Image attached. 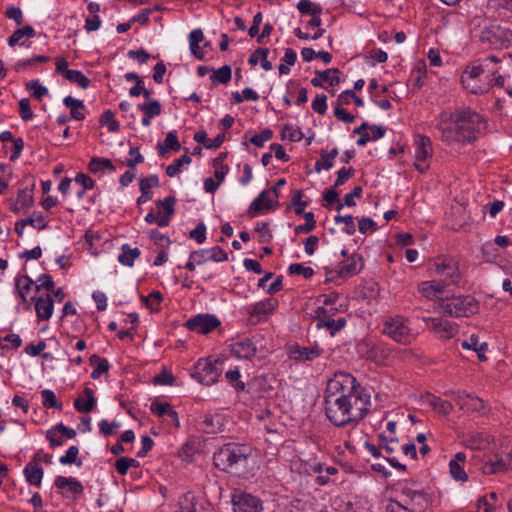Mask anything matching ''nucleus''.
<instances>
[{
    "label": "nucleus",
    "mask_w": 512,
    "mask_h": 512,
    "mask_svg": "<svg viewBox=\"0 0 512 512\" xmlns=\"http://www.w3.org/2000/svg\"><path fill=\"white\" fill-rule=\"evenodd\" d=\"M325 414L335 426L356 425L367 415L370 394L346 372L335 373L325 390Z\"/></svg>",
    "instance_id": "f257e3e1"
},
{
    "label": "nucleus",
    "mask_w": 512,
    "mask_h": 512,
    "mask_svg": "<svg viewBox=\"0 0 512 512\" xmlns=\"http://www.w3.org/2000/svg\"><path fill=\"white\" fill-rule=\"evenodd\" d=\"M435 127L441 133L443 142L471 143L486 129V121L469 108L455 112L443 110L437 118Z\"/></svg>",
    "instance_id": "f03ea898"
},
{
    "label": "nucleus",
    "mask_w": 512,
    "mask_h": 512,
    "mask_svg": "<svg viewBox=\"0 0 512 512\" xmlns=\"http://www.w3.org/2000/svg\"><path fill=\"white\" fill-rule=\"evenodd\" d=\"M249 454V447L227 443L214 453L213 463L219 470L228 471L235 465L245 463Z\"/></svg>",
    "instance_id": "7ed1b4c3"
},
{
    "label": "nucleus",
    "mask_w": 512,
    "mask_h": 512,
    "mask_svg": "<svg viewBox=\"0 0 512 512\" xmlns=\"http://www.w3.org/2000/svg\"><path fill=\"white\" fill-rule=\"evenodd\" d=\"M439 308L450 317H470L479 311V302L471 295L440 299Z\"/></svg>",
    "instance_id": "20e7f679"
},
{
    "label": "nucleus",
    "mask_w": 512,
    "mask_h": 512,
    "mask_svg": "<svg viewBox=\"0 0 512 512\" xmlns=\"http://www.w3.org/2000/svg\"><path fill=\"white\" fill-rule=\"evenodd\" d=\"M383 333L397 343L410 344L414 339L408 321L401 316L390 317L383 323Z\"/></svg>",
    "instance_id": "39448f33"
},
{
    "label": "nucleus",
    "mask_w": 512,
    "mask_h": 512,
    "mask_svg": "<svg viewBox=\"0 0 512 512\" xmlns=\"http://www.w3.org/2000/svg\"><path fill=\"white\" fill-rule=\"evenodd\" d=\"M480 40L494 47L508 48L512 45V31L500 25H490L481 31Z\"/></svg>",
    "instance_id": "423d86ee"
},
{
    "label": "nucleus",
    "mask_w": 512,
    "mask_h": 512,
    "mask_svg": "<svg viewBox=\"0 0 512 512\" xmlns=\"http://www.w3.org/2000/svg\"><path fill=\"white\" fill-rule=\"evenodd\" d=\"M433 267L438 275L445 276L447 285L457 284L461 278L458 262L448 256L440 255L434 259Z\"/></svg>",
    "instance_id": "0eeeda50"
},
{
    "label": "nucleus",
    "mask_w": 512,
    "mask_h": 512,
    "mask_svg": "<svg viewBox=\"0 0 512 512\" xmlns=\"http://www.w3.org/2000/svg\"><path fill=\"white\" fill-rule=\"evenodd\" d=\"M218 364L219 360L200 359L195 365L193 377L204 385L216 383L221 373Z\"/></svg>",
    "instance_id": "6e6552de"
},
{
    "label": "nucleus",
    "mask_w": 512,
    "mask_h": 512,
    "mask_svg": "<svg viewBox=\"0 0 512 512\" xmlns=\"http://www.w3.org/2000/svg\"><path fill=\"white\" fill-rule=\"evenodd\" d=\"M415 168L424 173L429 168L427 160L433 154L432 143L429 137L425 135H417L415 137Z\"/></svg>",
    "instance_id": "1a4fd4ad"
},
{
    "label": "nucleus",
    "mask_w": 512,
    "mask_h": 512,
    "mask_svg": "<svg viewBox=\"0 0 512 512\" xmlns=\"http://www.w3.org/2000/svg\"><path fill=\"white\" fill-rule=\"evenodd\" d=\"M279 194L276 188L262 191L256 199H254L248 209V215L254 217L263 210H270L278 205Z\"/></svg>",
    "instance_id": "9d476101"
},
{
    "label": "nucleus",
    "mask_w": 512,
    "mask_h": 512,
    "mask_svg": "<svg viewBox=\"0 0 512 512\" xmlns=\"http://www.w3.org/2000/svg\"><path fill=\"white\" fill-rule=\"evenodd\" d=\"M220 326V321L214 315L198 314L186 321L185 327L200 334H208Z\"/></svg>",
    "instance_id": "9b49d317"
},
{
    "label": "nucleus",
    "mask_w": 512,
    "mask_h": 512,
    "mask_svg": "<svg viewBox=\"0 0 512 512\" xmlns=\"http://www.w3.org/2000/svg\"><path fill=\"white\" fill-rule=\"evenodd\" d=\"M234 512H262V502L259 498L247 494L239 493L232 498Z\"/></svg>",
    "instance_id": "f8f14e48"
},
{
    "label": "nucleus",
    "mask_w": 512,
    "mask_h": 512,
    "mask_svg": "<svg viewBox=\"0 0 512 512\" xmlns=\"http://www.w3.org/2000/svg\"><path fill=\"white\" fill-rule=\"evenodd\" d=\"M483 474L491 475L500 472H505L512 469V453H508L505 457H488L484 460L480 467Z\"/></svg>",
    "instance_id": "ddd939ff"
},
{
    "label": "nucleus",
    "mask_w": 512,
    "mask_h": 512,
    "mask_svg": "<svg viewBox=\"0 0 512 512\" xmlns=\"http://www.w3.org/2000/svg\"><path fill=\"white\" fill-rule=\"evenodd\" d=\"M54 484L67 499H77L84 491L82 483L72 477L57 476Z\"/></svg>",
    "instance_id": "4468645a"
},
{
    "label": "nucleus",
    "mask_w": 512,
    "mask_h": 512,
    "mask_svg": "<svg viewBox=\"0 0 512 512\" xmlns=\"http://www.w3.org/2000/svg\"><path fill=\"white\" fill-rule=\"evenodd\" d=\"M364 266L363 257L361 254L354 253L347 257V260L343 262L339 270L334 271L338 277H351L360 273ZM333 271H327V274H332Z\"/></svg>",
    "instance_id": "2eb2a0df"
},
{
    "label": "nucleus",
    "mask_w": 512,
    "mask_h": 512,
    "mask_svg": "<svg viewBox=\"0 0 512 512\" xmlns=\"http://www.w3.org/2000/svg\"><path fill=\"white\" fill-rule=\"evenodd\" d=\"M451 394L455 395L456 404L462 410L481 412L485 409V402L477 396L465 393L463 391L451 392Z\"/></svg>",
    "instance_id": "dca6fc26"
},
{
    "label": "nucleus",
    "mask_w": 512,
    "mask_h": 512,
    "mask_svg": "<svg viewBox=\"0 0 512 512\" xmlns=\"http://www.w3.org/2000/svg\"><path fill=\"white\" fill-rule=\"evenodd\" d=\"M228 347L231 356L237 359L251 360L257 352V348L250 339H243L230 344Z\"/></svg>",
    "instance_id": "f3484780"
},
{
    "label": "nucleus",
    "mask_w": 512,
    "mask_h": 512,
    "mask_svg": "<svg viewBox=\"0 0 512 512\" xmlns=\"http://www.w3.org/2000/svg\"><path fill=\"white\" fill-rule=\"evenodd\" d=\"M340 70L338 68H329L324 71H315L316 77L311 79V84L314 87H324L322 82H328L330 86H336L340 83L339 78Z\"/></svg>",
    "instance_id": "a211bd4d"
},
{
    "label": "nucleus",
    "mask_w": 512,
    "mask_h": 512,
    "mask_svg": "<svg viewBox=\"0 0 512 512\" xmlns=\"http://www.w3.org/2000/svg\"><path fill=\"white\" fill-rule=\"evenodd\" d=\"M278 305V301L274 298H268L263 301L257 302L248 308V313L252 317L263 319L271 314Z\"/></svg>",
    "instance_id": "6ab92c4d"
},
{
    "label": "nucleus",
    "mask_w": 512,
    "mask_h": 512,
    "mask_svg": "<svg viewBox=\"0 0 512 512\" xmlns=\"http://www.w3.org/2000/svg\"><path fill=\"white\" fill-rule=\"evenodd\" d=\"M138 109L143 113L142 124L149 126L151 119L159 116L162 112V106L158 100H150L138 105Z\"/></svg>",
    "instance_id": "aec40b11"
},
{
    "label": "nucleus",
    "mask_w": 512,
    "mask_h": 512,
    "mask_svg": "<svg viewBox=\"0 0 512 512\" xmlns=\"http://www.w3.org/2000/svg\"><path fill=\"white\" fill-rule=\"evenodd\" d=\"M32 300L35 302V311L39 319L48 320L53 313V300L50 295L45 297H33Z\"/></svg>",
    "instance_id": "412c9836"
},
{
    "label": "nucleus",
    "mask_w": 512,
    "mask_h": 512,
    "mask_svg": "<svg viewBox=\"0 0 512 512\" xmlns=\"http://www.w3.org/2000/svg\"><path fill=\"white\" fill-rule=\"evenodd\" d=\"M141 195L137 198V204L141 205L146 203L152 198L151 188L159 186V179L157 175H151L142 178L139 183Z\"/></svg>",
    "instance_id": "4be33fe9"
},
{
    "label": "nucleus",
    "mask_w": 512,
    "mask_h": 512,
    "mask_svg": "<svg viewBox=\"0 0 512 512\" xmlns=\"http://www.w3.org/2000/svg\"><path fill=\"white\" fill-rule=\"evenodd\" d=\"M483 72L484 68L482 65H473L465 70L462 76V83L471 93L479 94L484 92V90L481 87H476L470 84V81L476 79Z\"/></svg>",
    "instance_id": "5701e85b"
},
{
    "label": "nucleus",
    "mask_w": 512,
    "mask_h": 512,
    "mask_svg": "<svg viewBox=\"0 0 512 512\" xmlns=\"http://www.w3.org/2000/svg\"><path fill=\"white\" fill-rule=\"evenodd\" d=\"M322 349L319 347H300L295 346L291 348V356L297 361H311L319 357Z\"/></svg>",
    "instance_id": "b1692460"
},
{
    "label": "nucleus",
    "mask_w": 512,
    "mask_h": 512,
    "mask_svg": "<svg viewBox=\"0 0 512 512\" xmlns=\"http://www.w3.org/2000/svg\"><path fill=\"white\" fill-rule=\"evenodd\" d=\"M83 394L85 395L86 399L84 400V398L78 397L74 401V407L80 413H88L94 409L96 405V399L91 388L86 387L83 390Z\"/></svg>",
    "instance_id": "393cba45"
},
{
    "label": "nucleus",
    "mask_w": 512,
    "mask_h": 512,
    "mask_svg": "<svg viewBox=\"0 0 512 512\" xmlns=\"http://www.w3.org/2000/svg\"><path fill=\"white\" fill-rule=\"evenodd\" d=\"M204 431L209 434H216L223 431L224 418L220 414H207L202 422Z\"/></svg>",
    "instance_id": "a878e982"
},
{
    "label": "nucleus",
    "mask_w": 512,
    "mask_h": 512,
    "mask_svg": "<svg viewBox=\"0 0 512 512\" xmlns=\"http://www.w3.org/2000/svg\"><path fill=\"white\" fill-rule=\"evenodd\" d=\"M43 474V468L37 463L29 462L24 468V475L27 482L34 486H40Z\"/></svg>",
    "instance_id": "bb28decb"
},
{
    "label": "nucleus",
    "mask_w": 512,
    "mask_h": 512,
    "mask_svg": "<svg viewBox=\"0 0 512 512\" xmlns=\"http://www.w3.org/2000/svg\"><path fill=\"white\" fill-rule=\"evenodd\" d=\"M35 35V29L30 25H26L23 28H19L16 31H14V33L8 38V45L14 47L17 44H21L23 46L29 47V45L26 44L25 41H20L22 40L23 37L33 38Z\"/></svg>",
    "instance_id": "cd10ccee"
},
{
    "label": "nucleus",
    "mask_w": 512,
    "mask_h": 512,
    "mask_svg": "<svg viewBox=\"0 0 512 512\" xmlns=\"http://www.w3.org/2000/svg\"><path fill=\"white\" fill-rule=\"evenodd\" d=\"M202 506L199 504L197 497L188 492L179 499L178 512H201Z\"/></svg>",
    "instance_id": "c85d7f7f"
},
{
    "label": "nucleus",
    "mask_w": 512,
    "mask_h": 512,
    "mask_svg": "<svg viewBox=\"0 0 512 512\" xmlns=\"http://www.w3.org/2000/svg\"><path fill=\"white\" fill-rule=\"evenodd\" d=\"M268 54V48L260 47L249 56L248 62L252 66H256L258 62H260L262 68L266 71H269L272 69V63L267 60Z\"/></svg>",
    "instance_id": "c756f323"
},
{
    "label": "nucleus",
    "mask_w": 512,
    "mask_h": 512,
    "mask_svg": "<svg viewBox=\"0 0 512 512\" xmlns=\"http://www.w3.org/2000/svg\"><path fill=\"white\" fill-rule=\"evenodd\" d=\"M88 169L94 174L103 172L104 170H108L109 172H115L116 170L111 160L103 157H92L88 163Z\"/></svg>",
    "instance_id": "7c9ffc66"
},
{
    "label": "nucleus",
    "mask_w": 512,
    "mask_h": 512,
    "mask_svg": "<svg viewBox=\"0 0 512 512\" xmlns=\"http://www.w3.org/2000/svg\"><path fill=\"white\" fill-rule=\"evenodd\" d=\"M204 39V34L201 29H194L189 34V43H190V50L191 53L197 58V59H203L204 58V52L202 48L199 46V43L202 42Z\"/></svg>",
    "instance_id": "2f4dec72"
},
{
    "label": "nucleus",
    "mask_w": 512,
    "mask_h": 512,
    "mask_svg": "<svg viewBox=\"0 0 512 512\" xmlns=\"http://www.w3.org/2000/svg\"><path fill=\"white\" fill-rule=\"evenodd\" d=\"M180 148H181V145L178 141V138H177V135L175 134V132L167 133L164 142L158 143V145H157L158 153L161 156L165 155L168 152V150L179 151Z\"/></svg>",
    "instance_id": "473e14b6"
},
{
    "label": "nucleus",
    "mask_w": 512,
    "mask_h": 512,
    "mask_svg": "<svg viewBox=\"0 0 512 512\" xmlns=\"http://www.w3.org/2000/svg\"><path fill=\"white\" fill-rule=\"evenodd\" d=\"M404 495L410 500V503L413 506L412 511L416 510L417 508L419 510H422L427 506V503H428L427 497L421 491L405 489Z\"/></svg>",
    "instance_id": "72a5a7b5"
},
{
    "label": "nucleus",
    "mask_w": 512,
    "mask_h": 512,
    "mask_svg": "<svg viewBox=\"0 0 512 512\" xmlns=\"http://www.w3.org/2000/svg\"><path fill=\"white\" fill-rule=\"evenodd\" d=\"M140 256V250L138 248H131L128 244H124L121 247V253L118 256V261L126 266L131 267L134 260Z\"/></svg>",
    "instance_id": "f704fd0d"
},
{
    "label": "nucleus",
    "mask_w": 512,
    "mask_h": 512,
    "mask_svg": "<svg viewBox=\"0 0 512 512\" xmlns=\"http://www.w3.org/2000/svg\"><path fill=\"white\" fill-rule=\"evenodd\" d=\"M63 103L65 106L70 107L72 118L79 121L85 118V114L83 113L84 104L81 100L67 96L64 98Z\"/></svg>",
    "instance_id": "c9c22d12"
},
{
    "label": "nucleus",
    "mask_w": 512,
    "mask_h": 512,
    "mask_svg": "<svg viewBox=\"0 0 512 512\" xmlns=\"http://www.w3.org/2000/svg\"><path fill=\"white\" fill-rule=\"evenodd\" d=\"M488 444V437L481 433H472L465 438V446L472 450L484 449Z\"/></svg>",
    "instance_id": "e433bc0d"
},
{
    "label": "nucleus",
    "mask_w": 512,
    "mask_h": 512,
    "mask_svg": "<svg viewBox=\"0 0 512 512\" xmlns=\"http://www.w3.org/2000/svg\"><path fill=\"white\" fill-rule=\"evenodd\" d=\"M90 364L93 366L96 365V368L91 373V377L93 379L99 378L101 374L106 373L109 370V363L107 359L101 358L96 354L90 357Z\"/></svg>",
    "instance_id": "4c0bfd02"
},
{
    "label": "nucleus",
    "mask_w": 512,
    "mask_h": 512,
    "mask_svg": "<svg viewBox=\"0 0 512 512\" xmlns=\"http://www.w3.org/2000/svg\"><path fill=\"white\" fill-rule=\"evenodd\" d=\"M345 324H346L345 318H338L337 320L328 318V319H323L320 322H318L317 328L325 327L330 331L331 335H334L336 332H339L341 329H343Z\"/></svg>",
    "instance_id": "58836bf2"
},
{
    "label": "nucleus",
    "mask_w": 512,
    "mask_h": 512,
    "mask_svg": "<svg viewBox=\"0 0 512 512\" xmlns=\"http://www.w3.org/2000/svg\"><path fill=\"white\" fill-rule=\"evenodd\" d=\"M231 73V67L229 65H224L219 69L215 70L210 78L214 84H227L231 80Z\"/></svg>",
    "instance_id": "ea45409f"
},
{
    "label": "nucleus",
    "mask_w": 512,
    "mask_h": 512,
    "mask_svg": "<svg viewBox=\"0 0 512 512\" xmlns=\"http://www.w3.org/2000/svg\"><path fill=\"white\" fill-rule=\"evenodd\" d=\"M457 325L447 320L442 321V325L436 330V337L440 339H450L457 333Z\"/></svg>",
    "instance_id": "a19ab883"
},
{
    "label": "nucleus",
    "mask_w": 512,
    "mask_h": 512,
    "mask_svg": "<svg viewBox=\"0 0 512 512\" xmlns=\"http://www.w3.org/2000/svg\"><path fill=\"white\" fill-rule=\"evenodd\" d=\"M65 78L83 89L88 88L90 85V80L79 70L71 69L70 71H67Z\"/></svg>",
    "instance_id": "79ce46f5"
},
{
    "label": "nucleus",
    "mask_w": 512,
    "mask_h": 512,
    "mask_svg": "<svg viewBox=\"0 0 512 512\" xmlns=\"http://www.w3.org/2000/svg\"><path fill=\"white\" fill-rule=\"evenodd\" d=\"M18 205L21 208H27V207H31L33 205L32 189H22L18 192L17 202H16V206L14 208L15 211H17L19 209Z\"/></svg>",
    "instance_id": "37998d69"
},
{
    "label": "nucleus",
    "mask_w": 512,
    "mask_h": 512,
    "mask_svg": "<svg viewBox=\"0 0 512 512\" xmlns=\"http://www.w3.org/2000/svg\"><path fill=\"white\" fill-rule=\"evenodd\" d=\"M26 89L30 91L31 95L37 99L41 100L43 96L47 95L48 89L43 86L38 80H31L26 83Z\"/></svg>",
    "instance_id": "c03bdc74"
},
{
    "label": "nucleus",
    "mask_w": 512,
    "mask_h": 512,
    "mask_svg": "<svg viewBox=\"0 0 512 512\" xmlns=\"http://www.w3.org/2000/svg\"><path fill=\"white\" fill-rule=\"evenodd\" d=\"M99 122L101 125H107L108 130L110 132L119 131V128H120L119 122L115 119L114 112H112L111 110H106L101 115Z\"/></svg>",
    "instance_id": "a18cd8bd"
},
{
    "label": "nucleus",
    "mask_w": 512,
    "mask_h": 512,
    "mask_svg": "<svg viewBox=\"0 0 512 512\" xmlns=\"http://www.w3.org/2000/svg\"><path fill=\"white\" fill-rule=\"evenodd\" d=\"M303 215L306 222H302V225H298L295 227V234L309 233L316 226V221L314 219V214L312 212H306Z\"/></svg>",
    "instance_id": "49530a36"
},
{
    "label": "nucleus",
    "mask_w": 512,
    "mask_h": 512,
    "mask_svg": "<svg viewBox=\"0 0 512 512\" xmlns=\"http://www.w3.org/2000/svg\"><path fill=\"white\" fill-rule=\"evenodd\" d=\"M43 406L45 408L61 409L62 405L57 401V397L52 390L45 389L41 392Z\"/></svg>",
    "instance_id": "de8ad7c7"
},
{
    "label": "nucleus",
    "mask_w": 512,
    "mask_h": 512,
    "mask_svg": "<svg viewBox=\"0 0 512 512\" xmlns=\"http://www.w3.org/2000/svg\"><path fill=\"white\" fill-rule=\"evenodd\" d=\"M79 454V449L77 446H70L66 451L64 456H61L59 461L63 465L76 464L80 466L82 464L81 460L77 462V456Z\"/></svg>",
    "instance_id": "09e8293b"
},
{
    "label": "nucleus",
    "mask_w": 512,
    "mask_h": 512,
    "mask_svg": "<svg viewBox=\"0 0 512 512\" xmlns=\"http://www.w3.org/2000/svg\"><path fill=\"white\" fill-rule=\"evenodd\" d=\"M362 192H363L362 187H360V186L354 187V189L350 193H348L344 196V203H338L336 210L341 211L343 209L344 205H347L349 207L355 206L356 203L354 201V198L361 197Z\"/></svg>",
    "instance_id": "8fccbe9b"
},
{
    "label": "nucleus",
    "mask_w": 512,
    "mask_h": 512,
    "mask_svg": "<svg viewBox=\"0 0 512 512\" xmlns=\"http://www.w3.org/2000/svg\"><path fill=\"white\" fill-rule=\"evenodd\" d=\"M191 157L187 154L182 155L179 159L175 160L173 164H170L166 168V174L169 177H174L179 171L180 168L184 164H190L191 163Z\"/></svg>",
    "instance_id": "3c124183"
},
{
    "label": "nucleus",
    "mask_w": 512,
    "mask_h": 512,
    "mask_svg": "<svg viewBox=\"0 0 512 512\" xmlns=\"http://www.w3.org/2000/svg\"><path fill=\"white\" fill-rule=\"evenodd\" d=\"M33 285L34 281L27 275L19 276L15 280V288L18 294H27Z\"/></svg>",
    "instance_id": "603ef678"
},
{
    "label": "nucleus",
    "mask_w": 512,
    "mask_h": 512,
    "mask_svg": "<svg viewBox=\"0 0 512 512\" xmlns=\"http://www.w3.org/2000/svg\"><path fill=\"white\" fill-rule=\"evenodd\" d=\"M303 138V133L298 127L286 124L282 131V139L298 142Z\"/></svg>",
    "instance_id": "864d4df0"
},
{
    "label": "nucleus",
    "mask_w": 512,
    "mask_h": 512,
    "mask_svg": "<svg viewBox=\"0 0 512 512\" xmlns=\"http://www.w3.org/2000/svg\"><path fill=\"white\" fill-rule=\"evenodd\" d=\"M225 377L237 391H243L245 389V383L240 380V372L237 368L227 371Z\"/></svg>",
    "instance_id": "5fc2aeb1"
},
{
    "label": "nucleus",
    "mask_w": 512,
    "mask_h": 512,
    "mask_svg": "<svg viewBox=\"0 0 512 512\" xmlns=\"http://www.w3.org/2000/svg\"><path fill=\"white\" fill-rule=\"evenodd\" d=\"M21 224H25V226L31 225V226L37 228L38 230L45 229L47 226L43 215L41 213H37V212H34L33 215L29 218L22 219Z\"/></svg>",
    "instance_id": "6e6d98bb"
},
{
    "label": "nucleus",
    "mask_w": 512,
    "mask_h": 512,
    "mask_svg": "<svg viewBox=\"0 0 512 512\" xmlns=\"http://www.w3.org/2000/svg\"><path fill=\"white\" fill-rule=\"evenodd\" d=\"M334 220L337 224L343 223V225H345V228H344L345 233H347L348 235L355 234L356 227H355V223H354V217L352 215H345V216L336 215Z\"/></svg>",
    "instance_id": "4d7b16f0"
},
{
    "label": "nucleus",
    "mask_w": 512,
    "mask_h": 512,
    "mask_svg": "<svg viewBox=\"0 0 512 512\" xmlns=\"http://www.w3.org/2000/svg\"><path fill=\"white\" fill-rule=\"evenodd\" d=\"M291 275H302L305 279H309L314 275V270L311 267H306L302 264H291L288 268Z\"/></svg>",
    "instance_id": "13d9d810"
},
{
    "label": "nucleus",
    "mask_w": 512,
    "mask_h": 512,
    "mask_svg": "<svg viewBox=\"0 0 512 512\" xmlns=\"http://www.w3.org/2000/svg\"><path fill=\"white\" fill-rule=\"evenodd\" d=\"M129 154L131 158L127 159L124 164L130 169H135L138 164L143 163L144 157L138 147H131Z\"/></svg>",
    "instance_id": "bf43d9fd"
},
{
    "label": "nucleus",
    "mask_w": 512,
    "mask_h": 512,
    "mask_svg": "<svg viewBox=\"0 0 512 512\" xmlns=\"http://www.w3.org/2000/svg\"><path fill=\"white\" fill-rule=\"evenodd\" d=\"M176 203V198L173 196H168L164 200L156 201V206L158 208L163 209L166 215L173 216L175 213L174 205Z\"/></svg>",
    "instance_id": "052dcab7"
},
{
    "label": "nucleus",
    "mask_w": 512,
    "mask_h": 512,
    "mask_svg": "<svg viewBox=\"0 0 512 512\" xmlns=\"http://www.w3.org/2000/svg\"><path fill=\"white\" fill-rule=\"evenodd\" d=\"M449 467H450V473H451V476L453 477V479H455L457 481H466L467 480L468 476H467V473L465 472L462 464H458L455 461H450Z\"/></svg>",
    "instance_id": "680f3d73"
},
{
    "label": "nucleus",
    "mask_w": 512,
    "mask_h": 512,
    "mask_svg": "<svg viewBox=\"0 0 512 512\" xmlns=\"http://www.w3.org/2000/svg\"><path fill=\"white\" fill-rule=\"evenodd\" d=\"M145 305L151 310H157V306L162 302L163 297L159 291H152L148 296L142 297Z\"/></svg>",
    "instance_id": "e2e57ef3"
},
{
    "label": "nucleus",
    "mask_w": 512,
    "mask_h": 512,
    "mask_svg": "<svg viewBox=\"0 0 512 512\" xmlns=\"http://www.w3.org/2000/svg\"><path fill=\"white\" fill-rule=\"evenodd\" d=\"M431 405L437 412L444 415L450 414L453 410V405L449 401L442 400L440 398H434L431 401Z\"/></svg>",
    "instance_id": "0e129e2a"
},
{
    "label": "nucleus",
    "mask_w": 512,
    "mask_h": 512,
    "mask_svg": "<svg viewBox=\"0 0 512 512\" xmlns=\"http://www.w3.org/2000/svg\"><path fill=\"white\" fill-rule=\"evenodd\" d=\"M355 170L352 167L349 168H341L337 172V178L334 183V188L342 186L348 179H350L352 176H354Z\"/></svg>",
    "instance_id": "69168bd1"
},
{
    "label": "nucleus",
    "mask_w": 512,
    "mask_h": 512,
    "mask_svg": "<svg viewBox=\"0 0 512 512\" xmlns=\"http://www.w3.org/2000/svg\"><path fill=\"white\" fill-rule=\"evenodd\" d=\"M171 407L172 406L168 402L153 401L151 403L150 410L155 415L159 417H164L167 416Z\"/></svg>",
    "instance_id": "338daca9"
},
{
    "label": "nucleus",
    "mask_w": 512,
    "mask_h": 512,
    "mask_svg": "<svg viewBox=\"0 0 512 512\" xmlns=\"http://www.w3.org/2000/svg\"><path fill=\"white\" fill-rule=\"evenodd\" d=\"M100 432L105 435H113L116 433L117 429L120 427V424L118 422H108V420L103 419L98 424Z\"/></svg>",
    "instance_id": "774afa93"
}]
</instances>
